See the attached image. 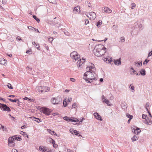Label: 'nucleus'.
<instances>
[{"mask_svg":"<svg viewBox=\"0 0 152 152\" xmlns=\"http://www.w3.org/2000/svg\"><path fill=\"white\" fill-rule=\"evenodd\" d=\"M96 68L94 65L90 63L88 66L86 68V72L84 73L83 79L87 83H91L93 82V80H97L95 77L96 75L94 72Z\"/></svg>","mask_w":152,"mask_h":152,"instance_id":"f257e3e1","label":"nucleus"},{"mask_svg":"<svg viewBox=\"0 0 152 152\" xmlns=\"http://www.w3.org/2000/svg\"><path fill=\"white\" fill-rule=\"evenodd\" d=\"M104 48L106 49V48L102 45L99 44L96 45L94 50V55H95L96 53H98L99 51H100Z\"/></svg>","mask_w":152,"mask_h":152,"instance_id":"f03ea898","label":"nucleus"},{"mask_svg":"<svg viewBox=\"0 0 152 152\" xmlns=\"http://www.w3.org/2000/svg\"><path fill=\"white\" fill-rule=\"evenodd\" d=\"M134 26H135V27L134 28V30H132V33L135 30L137 31L135 34V35H136L137 34L139 30L142 29V26L141 24H138L137 22H136L134 23Z\"/></svg>","mask_w":152,"mask_h":152,"instance_id":"7ed1b4c3","label":"nucleus"},{"mask_svg":"<svg viewBox=\"0 0 152 152\" xmlns=\"http://www.w3.org/2000/svg\"><path fill=\"white\" fill-rule=\"evenodd\" d=\"M62 99L61 97L58 96L56 97L52 98L51 101L53 104H59L61 102Z\"/></svg>","mask_w":152,"mask_h":152,"instance_id":"20e7f679","label":"nucleus"},{"mask_svg":"<svg viewBox=\"0 0 152 152\" xmlns=\"http://www.w3.org/2000/svg\"><path fill=\"white\" fill-rule=\"evenodd\" d=\"M70 56L72 58H73V61L75 62L77 59L80 58V56L79 54H77V52L74 51L70 53Z\"/></svg>","mask_w":152,"mask_h":152,"instance_id":"39448f33","label":"nucleus"},{"mask_svg":"<svg viewBox=\"0 0 152 152\" xmlns=\"http://www.w3.org/2000/svg\"><path fill=\"white\" fill-rule=\"evenodd\" d=\"M41 110L43 114L47 115H49L52 111L50 109L46 107L42 108Z\"/></svg>","mask_w":152,"mask_h":152,"instance_id":"423d86ee","label":"nucleus"},{"mask_svg":"<svg viewBox=\"0 0 152 152\" xmlns=\"http://www.w3.org/2000/svg\"><path fill=\"white\" fill-rule=\"evenodd\" d=\"M49 88L46 86H40L38 87L37 90L39 92H47L49 90Z\"/></svg>","mask_w":152,"mask_h":152,"instance_id":"0eeeda50","label":"nucleus"},{"mask_svg":"<svg viewBox=\"0 0 152 152\" xmlns=\"http://www.w3.org/2000/svg\"><path fill=\"white\" fill-rule=\"evenodd\" d=\"M0 108L2 110L9 112L11 111L10 107L6 104L0 103Z\"/></svg>","mask_w":152,"mask_h":152,"instance_id":"6e6552de","label":"nucleus"},{"mask_svg":"<svg viewBox=\"0 0 152 152\" xmlns=\"http://www.w3.org/2000/svg\"><path fill=\"white\" fill-rule=\"evenodd\" d=\"M85 61V59L82 58L81 59H80L77 62V66L79 69H81L83 66V63Z\"/></svg>","mask_w":152,"mask_h":152,"instance_id":"1a4fd4ad","label":"nucleus"},{"mask_svg":"<svg viewBox=\"0 0 152 152\" xmlns=\"http://www.w3.org/2000/svg\"><path fill=\"white\" fill-rule=\"evenodd\" d=\"M132 132L134 134L138 135L141 132V130L139 128L135 127V128L132 129Z\"/></svg>","mask_w":152,"mask_h":152,"instance_id":"9d476101","label":"nucleus"},{"mask_svg":"<svg viewBox=\"0 0 152 152\" xmlns=\"http://www.w3.org/2000/svg\"><path fill=\"white\" fill-rule=\"evenodd\" d=\"M14 139H13L12 136V137H10L8 140V145L10 146H12L14 143Z\"/></svg>","mask_w":152,"mask_h":152,"instance_id":"9b49d317","label":"nucleus"},{"mask_svg":"<svg viewBox=\"0 0 152 152\" xmlns=\"http://www.w3.org/2000/svg\"><path fill=\"white\" fill-rule=\"evenodd\" d=\"M100 52V53H96L95 55L96 56L99 57L104 55L106 53V49L105 48L103 49Z\"/></svg>","mask_w":152,"mask_h":152,"instance_id":"f8f14e48","label":"nucleus"},{"mask_svg":"<svg viewBox=\"0 0 152 152\" xmlns=\"http://www.w3.org/2000/svg\"><path fill=\"white\" fill-rule=\"evenodd\" d=\"M102 101L103 102H105L106 103L107 105L110 106L111 105V104H110V102L109 100L107 99L106 97L103 95H102Z\"/></svg>","mask_w":152,"mask_h":152,"instance_id":"ddd939ff","label":"nucleus"},{"mask_svg":"<svg viewBox=\"0 0 152 152\" xmlns=\"http://www.w3.org/2000/svg\"><path fill=\"white\" fill-rule=\"evenodd\" d=\"M130 71L132 75H134L135 74L137 75H140V74H139L138 73H137L132 66L130 67Z\"/></svg>","mask_w":152,"mask_h":152,"instance_id":"4468645a","label":"nucleus"},{"mask_svg":"<svg viewBox=\"0 0 152 152\" xmlns=\"http://www.w3.org/2000/svg\"><path fill=\"white\" fill-rule=\"evenodd\" d=\"M89 15L91 16L90 18H91L92 20H94L96 17V15L94 12H89Z\"/></svg>","mask_w":152,"mask_h":152,"instance_id":"2eb2a0df","label":"nucleus"},{"mask_svg":"<svg viewBox=\"0 0 152 152\" xmlns=\"http://www.w3.org/2000/svg\"><path fill=\"white\" fill-rule=\"evenodd\" d=\"M94 115L96 119L100 121H102V120L100 116L97 113H95L94 114Z\"/></svg>","mask_w":152,"mask_h":152,"instance_id":"dca6fc26","label":"nucleus"},{"mask_svg":"<svg viewBox=\"0 0 152 152\" xmlns=\"http://www.w3.org/2000/svg\"><path fill=\"white\" fill-rule=\"evenodd\" d=\"M134 65L137 67L139 68L142 66V62L141 61H135L134 62Z\"/></svg>","mask_w":152,"mask_h":152,"instance_id":"f3484780","label":"nucleus"},{"mask_svg":"<svg viewBox=\"0 0 152 152\" xmlns=\"http://www.w3.org/2000/svg\"><path fill=\"white\" fill-rule=\"evenodd\" d=\"M7 62V61L3 58H0V64L2 65H5Z\"/></svg>","mask_w":152,"mask_h":152,"instance_id":"a211bd4d","label":"nucleus"},{"mask_svg":"<svg viewBox=\"0 0 152 152\" xmlns=\"http://www.w3.org/2000/svg\"><path fill=\"white\" fill-rule=\"evenodd\" d=\"M70 133L73 134L78 135L77 134H79V132L76 130H73V129H70Z\"/></svg>","mask_w":152,"mask_h":152,"instance_id":"6ab92c4d","label":"nucleus"},{"mask_svg":"<svg viewBox=\"0 0 152 152\" xmlns=\"http://www.w3.org/2000/svg\"><path fill=\"white\" fill-rule=\"evenodd\" d=\"M144 123L146 124L150 125L152 124V121L151 119H149L147 118L145 119V121Z\"/></svg>","mask_w":152,"mask_h":152,"instance_id":"aec40b11","label":"nucleus"},{"mask_svg":"<svg viewBox=\"0 0 152 152\" xmlns=\"http://www.w3.org/2000/svg\"><path fill=\"white\" fill-rule=\"evenodd\" d=\"M114 63L116 65H120L121 64V58H119L118 59L114 60Z\"/></svg>","mask_w":152,"mask_h":152,"instance_id":"412c9836","label":"nucleus"},{"mask_svg":"<svg viewBox=\"0 0 152 152\" xmlns=\"http://www.w3.org/2000/svg\"><path fill=\"white\" fill-rule=\"evenodd\" d=\"M103 10L105 12L108 13H110L112 12V10L108 7H104Z\"/></svg>","mask_w":152,"mask_h":152,"instance_id":"4be33fe9","label":"nucleus"},{"mask_svg":"<svg viewBox=\"0 0 152 152\" xmlns=\"http://www.w3.org/2000/svg\"><path fill=\"white\" fill-rule=\"evenodd\" d=\"M121 106L122 108L124 110L126 109L127 107L126 103L124 102L121 103Z\"/></svg>","mask_w":152,"mask_h":152,"instance_id":"5701e85b","label":"nucleus"},{"mask_svg":"<svg viewBox=\"0 0 152 152\" xmlns=\"http://www.w3.org/2000/svg\"><path fill=\"white\" fill-rule=\"evenodd\" d=\"M140 75H141L142 76H145L146 75V71L145 69H141L140 71Z\"/></svg>","mask_w":152,"mask_h":152,"instance_id":"b1692460","label":"nucleus"},{"mask_svg":"<svg viewBox=\"0 0 152 152\" xmlns=\"http://www.w3.org/2000/svg\"><path fill=\"white\" fill-rule=\"evenodd\" d=\"M31 118L33 120H34L38 123L42 121L41 119L39 118H37L34 117H31Z\"/></svg>","mask_w":152,"mask_h":152,"instance_id":"393cba45","label":"nucleus"},{"mask_svg":"<svg viewBox=\"0 0 152 152\" xmlns=\"http://www.w3.org/2000/svg\"><path fill=\"white\" fill-rule=\"evenodd\" d=\"M138 138V136L135 135L131 138V139L133 142H134L137 140Z\"/></svg>","mask_w":152,"mask_h":152,"instance_id":"a878e982","label":"nucleus"},{"mask_svg":"<svg viewBox=\"0 0 152 152\" xmlns=\"http://www.w3.org/2000/svg\"><path fill=\"white\" fill-rule=\"evenodd\" d=\"M47 140L48 141L52 143V144H53L54 142H55V140L50 138L47 139Z\"/></svg>","mask_w":152,"mask_h":152,"instance_id":"bb28decb","label":"nucleus"},{"mask_svg":"<svg viewBox=\"0 0 152 152\" xmlns=\"http://www.w3.org/2000/svg\"><path fill=\"white\" fill-rule=\"evenodd\" d=\"M80 10V6H78L76 7H75L74 9V11H75L77 12H79Z\"/></svg>","mask_w":152,"mask_h":152,"instance_id":"cd10ccee","label":"nucleus"},{"mask_svg":"<svg viewBox=\"0 0 152 152\" xmlns=\"http://www.w3.org/2000/svg\"><path fill=\"white\" fill-rule=\"evenodd\" d=\"M8 99L10 101L12 102H19V100L18 99H11L9 98Z\"/></svg>","mask_w":152,"mask_h":152,"instance_id":"c85d7f7f","label":"nucleus"},{"mask_svg":"<svg viewBox=\"0 0 152 152\" xmlns=\"http://www.w3.org/2000/svg\"><path fill=\"white\" fill-rule=\"evenodd\" d=\"M102 24V21H100V20H99L97 23H96V24L97 27H99Z\"/></svg>","mask_w":152,"mask_h":152,"instance_id":"c756f323","label":"nucleus"},{"mask_svg":"<svg viewBox=\"0 0 152 152\" xmlns=\"http://www.w3.org/2000/svg\"><path fill=\"white\" fill-rule=\"evenodd\" d=\"M66 99H64L63 102V105L65 107H66L67 105V102H66Z\"/></svg>","mask_w":152,"mask_h":152,"instance_id":"7c9ffc66","label":"nucleus"},{"mask_svg":"<svg viewBox=\"0 0 152 152\" xmlns=\"http://www.w3.org/2000/svg\"><path fill=\"white\" fill-rule=\"evenodd\" d=\"M33 17L37 22L39 23V19L38 18L36 15H33Z\"/></svg>","mask_w":152,"mask_h":152,"instance_id":"2f4dec72","label":"nucleus"},{"mask_svg":"<svg viewBox=\"0 0 152 152\" xmlns=\"http://www.w3.org/2000/svg\"><path fill=\"white\" fill-rule=\"evenodd\" d=\"M114 60H115L113 59L112 58H110L109 60V63H110L111 64H113V63H114Z\"/></svg>","mask_w":152,"mask_h":152,"instance_id":"473e14b6","label":"nucleus"},{"mask_svg":"<svg viewBox=\"0 0 152 152\" xmlns=\"http://www.w3.org/2000/svg\"><path fill=\"white\" fill-rule=\"evenodd\" d=\"M129 88L131 89V91H132V92H134V87L132 85V84H131L129 86Z\"/></svg>","mask_w":152,"mask_h":152,"instance_id":"72a5a7b5","label":"nucleus"},{"mask_svg":"<svg viewBox=\"0 0 152 152\" xmlns=\"http://www.w3.org/2000/svg\"><path fill=\"white\" fill-rule=\"evenodd\" d=\"M7 86L8 88L10 89H13V88L12 86L11 85L10 83H8Z\"/></svg>","mask_w":152,"mask_h":152,"instance_id":"f704fd0d","label":"nucleus"},{"mask_svg":"<svg viewBox=\"0 0 152 152\" xmlns=\"http://www.w3.org/2000/svg\"><path fill=\"white\" fill-rule=\"evenodd\" d=\"M50 3L53 4H55L56 3V0H48Z\"/></svg>","mask_w":152,"mask_h":152,"instance_id":"c9c22d12","label":"nucleus"},{"mask_svg":"<svg viewBox=\"0 0 152 152\" xmlns=\"http://www.w3.org/2000/svg\"><path fill=\"white\" fill-rule=\"evenodd\" d=\"M69 118L68 116H64V117H63V119L64 120L66 121H68V122L69 121Z\"/></svg>","mask_w":152,"mask_h":152,"instance_id":"e433bc0d","label":"nucleus"},{"mask_svg":"<svg viewBox=\"0 0 152 152\" xmlns=\"http://www.w3.org/2000/svg\"><path fill=\"white\" fill-rule=\"evenodd\" d=\"M50 134L52 135H57V134L56 133L53 131H52L51 130H50V132H49Z\"/></svg>","mask_w":152,"mask_h":152,"instance_id":"4c0bfd02","label":"nucleus"},{"mask_svg":"<svg viewBox=\"0 0 152 152\" xmlns=\"http://www.w3.org/2000/svg\"><path fill=\"white\" fill-rule=\"evenodd\" d=\"M149 61V60L146 59L143 63V65H145V64H147Z\"/></svg>","mask_w":152,"mask_h":152,"instance_id":"58836bf2","label":"nucleus"},{"mask_svg":"<svg viewBox=\"0 0 152 152\" xmlns=\"http://www.w3.org/2000/svg\"><path fill=\"white\" fill-rule=\"evenodd\" d=\"M28 28L29 29L31 30H34L35 28L32 27L31 26H28Z\"/></svg>","mask_w":152,"mask_h":152,"instance_id":"ea45409f","label":"nucleus"},{"mask_svg":"<svg viewBox=\"0 0 152 152\" xmlns=\"http://www.w3.org/2000/svg\"><path fill=\"white\" fill-rule=\"evenodd\" d=\"M35 47L37 48V50H39V46L38 43H37L35 45Z\"/></svg>","mask_w":152,"mask_h":152,"instance_id":"a19ab883","label":"nucleus"},{"mask_svg":"<svg viewBox=\"0 0 152 152\" xmlns=\"http://www.w3.org/2000/svg\"><path fill=\"white\" fill-rule=\"evenodd\" d=\"M109 59L107 58H104V60L105 62L109 63Z\"/></svg>","mask_w":152,"mask_h":152,"instance_id":"79ce46f5","label":"nucleus"},{"mask_svg":"<svg viewBox=\"0 0 152 152\" xmlns=\"http://www.w3.org/2000/svg\"><path fill=\"white\" fill-rule=\"evenodd\" d=\"M1 128L4 131H6L7 129L6 128V127H4V126L2 125H1Z\"/></svg>","mask_w":152,"mask_h":152,"instance_id":"37998d69","label":"nucleus"},{"mask_svg":"<svg viewBox=\"0 0 152 152\" xmlns=\"http://www.w3.org/2000/svg\"><path fill=\"white\" fill-rule=\"evenodd\" d=\"M121 40L122 42H124L125 41V38L124 37H121Z\"/></svg>","mask_w":152,"mask_h":152,"instance_id":"c03bdc74","label":"nucleus"},{"mask_svg":"<svg viewBox=\"0 0 152 152\" xmlns=\"http://www.w3.org/2000/svg\"><path fill=\"white\" fill-rule=\"evenodd\" d=\"M126 116L128 118H130V117H131V116H133L132 115H130L129 114L127 113L126 114Z\"/></svg>","mask_w":152,"mask_h":152,"instance_id":"a18cd8bd","label":"nucleus"},{"mask_svg":"<svg viewBox=\"0 0 152 152\" xmlns=\"http://www.w3.org/2000/svg\"><path fill=\"white\" fill-rule=\"evenodd\" d=\"M20 134H23V135L24 134H25L26 135V137H27L28 138V136L27 135V134L25 132H23L22 131H20Z\"/></svg>","mask_w":152,"mask_h":152,"instance_id":"49530a36","label":"nucleus"},{"mask_svg":"<svg viewBox=\"0 0 152 152\" xmlns=\"http://www.w3.org/2000/svg\"><path fill=\"white\" fill-rule=\"evenodd\" d=\"M45 148H42L41 146L39 147V150L41 151H42L43 152H44Z\"/></svg>","mask_w":152,"mask_h":152,"instance_id":"de8ad7c7","label":"nucleus"},{"mask_svg":"<svg viewBox=\"0 0 152 152\" xmlns=\"http://www.w3.org/2000/svg\"><path fill=\"white\" fill-rule=\"evenodd\" d=\"M53 144V146L54 148H56L58 147V145L55 143V142H54Z\"/></svg>","mask_w":152,"mask_h":152,"instance_id":"09e8293b","label":"nucleus"},{"mask_svg":"<svg viewBox=\"0 0 152 152\" xmlns=\"http://www.w3.org/2000/svg\"><path fill=\"white\" fill-rule=\"evenodd\" d=\"M12 137L13 139H14V140H17V139L18 138L17 135L13 136Z\"/></svg>","mask_w":152,"mask_h":152,"instance_id":"8fccbe9b","label":"nucleus"},{"mask_svg":"<svg viewBox=\"0 0 152 152\" xmlns=\"http://www.w3.org/2000/svg\"><path fill=\"white\" fill-rule=\"evenodd\" d=\"M2 3L4 4H5L7 2L6 0H2Z\"/></svg>","mask_w":152,"mask_h":152,"instance_id":"3c124183","label":"nucleus"},{"mask_svg":"<svg viewBox=\"0 0 152 152\" xmlns=\"http://www.w3.org/2000/svg\"><path fill=\"white\" fill-rule=\"evenodd\" d=\"M133 116H131V117H130V118L128 120V121H127V123L128 124H129L130 123V121H131V120L132 119V118H133Z\"/></svg>","mask_w":152,"mask_h":152,"instance_id":"603ef678","label":"nucleus"},{"mask_svg":"<svg viewBox=\"0 0 152 152\" xmlns=\"http://www.w3.org/2000/svg\"><path fill=\"white\" fill-rule=\"evenodd\" d=\"M147 115L144 114H142V118L143 119H146Z\"/></svg>","mask_w":152,"mask_h":152,"instance_id":"864d4df0","label":"nucleus"},{"mask_svg":"<svg viewBox=\"0 0 152 152\" xmlns=\"http://www.w3.org/2000/svg\"><path fill=\"white\" fill-rule=\"evenodd\" d=\"M50 151L49 149H48L46 148H45V150H44V152H50Z\"/></svg>","mask_w":152,"mask_h":152,"instance_id":"5fc2aeb1","label":"nucleus"},{"mask_svg":"<svg viewBox=\"0 0 152 152\" xmlns=\"http://www.w3.org/2000/svg\"><path fill=\"white\" fill-rule=\"evenodd\" d=\"M72 107L74 108H75L77 107L76 103H74L72 105Z\"/></svg>","mask_w":152,"mask_h":152,"instance_id":"6e6d98bb","label":"nucleus"},{"mask_svg":"<svg viewBox=\"0 0 152 152\" xmlns=\"http://www.w3.org/2000/svg\"><path fill=\"white\" fill-rule=\"evenodd\" d=\"M118 26L115 25H114L113 26V29H116L117 28Z\"/></svg>","mask_w":152,"mask_h":152,"instance_id":"4d7b16f0","label":"nucleus"},{"mask_svg":"<svg viewBox=\"0 0 152 152\" xmlns=\"http://www.w3.org/2000/svg\"><path fill=\"white\" fill-rule=\"evenodd\" d=\"M89 23V21H88V19H86L85 20V24L86 25L87 24H88Z\"/></svg>","mask_w":152,"mask_h":152,"instance_id":"13d9d810","label":"nucleus"},{"mask_svg":"<svg viewBox=\"0 0 152 152\" xmlns=\"http://www.w3.org/2000/svg\"><path fill=\"white\" fill-rule=\"evenodd\" d=\"M73 120H74L73 122H78L79 121V120L76 118H74Z\"/></svg>","mask_w":152,"mask_h":152,"instance_id":"bf43d9fd","label":"nucleus"},{"mask_svg":"<svg viewBox=\"0 0 152 152\" xmlns=\"http://www.w3.org/2000/svg\"><path fill=\"white\" fill-rule=\"evenodd\" d=\"M48 40L50 42H51L53 40V38L52 37H50V38H49Z\"/></svg>","mask_w":152,"mask_h":152,"instance_id":"052dcab7","label":"nucleus"},{"mask_svg":"<svg viewBox=\"0 0 152 152\" xmlns=\"http://www.w3.org/2000/svg\"><path fill=\"white\" fill-rule=\"evenodd\" d=\"M69 122H73V121H74V120H73L74 118H69Z\"/></svg>","mask_w":152,"mask_h":152,"instance_id":"680f3d73","label":"nucleus"},{"mask_svg":"<svg viewBox=\"0 0 152 152\" xmlns=\"http://www.w3.org/2000/svg\"><path fill=\"white\" fill-rule=\"evenodd\" d=\"M72 100V99L71 98V97H68V99H67V101L69 102H71Z\"/></svg>","mask_w":152,"mask_h":152,"instance_id":"e2e57ef3","label":"nucleus"},{"mask_svg":"<svg viewBox=\"0 0 152 152\" xmlns=\"http://www.w3.org/2000/svg\"><path fill=\"white\" fill-rule=\"evenodd\" d=\"M12 152H18L16 149H12Z\"/></svg>","mask_w":152,"mask_h":152,"instance_id":"0e129e2a","label":"nucleus"},{"mask_svg":"<svg viewBox=\"0 0 152 152\" xmlns=\"http://www.w3.org/2000/svg\"><path fill=\"white\" fill-rule=\"evenodd\" d=\"M0 100L3 101L4 102H6V100L5 99H4V98H1V97H0Z\"/></svg>","mask_w":152,"mask_h":152,"instance_id":"69168bd1","label":"nucleus"},{"mask_svg":"<svg viewBox=\"0 0 152 152\" xmlns=\"http://www.w3.org/2000/svg\"><path fill=\"white\" fill-rule=\"evenodd\" d=\"M21 140L22 139L21 138V137H18V138L17 139V140L20 141H21Z\"/></svg>","mask_w":152,"mask_h":152,"instance_id":"338daca9","label":"nucleus"},{"mask_svg":"<svg viewBox=\"0 0 152 152\" xmlns=\"http://www.w3.org/2000/svg\"><path fill=\"white\" fill-rule=\"evenodd\" d=\"M70 81L72 82H74L75 80V79L74 78H70Z\"/></svg>","mask_w":152,"mask_h":152,"instance_id":"774afa93","label":"nucleus"}]
</instances>
